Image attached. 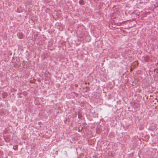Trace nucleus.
Returning <instances> with one entry per match:
<instances>
[{
  "label": "nucleus",
  "instance_id": "obj_1",
  "mask_svg": "<svg viewBox=\"0 0 158 158\" xmlns=\"http://www.w3.org/2000/svg\"><path fill=\"white\" fill-rule=\"evenodd\" d=\"M17 35L19 38L22 39L23 37V35L22 32H19L18 33Z\"/></svg>",
  "mask_w": 158,
  "mask_h": 158
},
{
  "label": "nucleus",
  "instance_id": "obj_2",
  "mask_svg": "<svg viewBox=\"0 0 158 158\" xmlns=\"http://www.w3.org/2000/svg\"><path fill=\"white\" fill-rule=\"evenodd\" d=\"M144 60L146 62H148L149 60V57L148 56H146L143 58Z\"/></svg>",
  "mask_w": 158,
  "mask_h": 158
},
{
  "label": "nucleus",
  "instance_id": "obj_3",
  "mask_svg": "<svg viewBox=\"0 0 158 158\" xmlns=\"http://www.w3.org/2000/svg\"><path fill=\"white\" fill-rule=\"evenodd\" d=\"M13 148L15 150H17L18 149V146L17 145L14 146L13 147Z\"/></svg>",
  "mask_w": 158,
  "mask_h": 158
},
{
  "label": "nucleus",
  "instance_id": "obj_4",
  "mask_svg": "<svg viewBox=\"0 0 158 158\" xmlns=\"http://www.w3.org/2000/svg\"><path fill=\"white\" fill-rule=\"evenodd\" d=\"M7 95V94L6 93H3L2 94V96H3V97L4 98H5V97Z\"/></svg>",
  "mask_w": 158,
  "mask_h": 158
},
{
  "label": "nucleus",
  "instance_id": "obj_5",
  "mask_svg": "<svg viewBox=\"0 0 158 158\" xmlns=\"http://www.w3.org/2000/svg\"><path fill=\"white\" fill-rule=\"evenodd\" d=\"M79 2L80 4H84V1L82 0L80 1Z\"/></svg>",
  "mask_w": 158,
  "mask_h": 158
},
{
  "label": "nucleus",
  "instance_id": "obj_6",
  "mask_svg": "<svg viewBox=\"0 0 158 158\" xmlns=\"http://www.w3.org/2000/svg\"><path fill=\"white\" fill-rule=\"evenodd\" d=\"M0 114L2 116H3L5 114L2 111L0 112Z\"/></svg>",
  "mask_w": 158,
  "mask_h": 158
},
{
  "label": "nucleus",
  "instance_id": "obj_7",
  "mask_svg": "<svg viewBox=\"0 0 158 158\" xmlns=\"http://www.w3.org/2000/svg\"><path fill=\"white\" fill-rule=\"evenodd\" d=\"M93 158H97V156H93Z\"/></svg>",
  "mask_w": 158,
  "mask_h": 158
},
{
  "label": "nucleus",
  "instance_id": "obj_8",
  "mask_svg": "<svg viewBox=\"0 0 158 158\" xmlns=\"http://www.w3.org/2000/svg\"><path fill=\"white\" fill-rule=\"evenodd\" d=\"M133 70V69H132V68H131L130 69V70L131 71V72Z\"/></svg>",
  "mask_w": 158,
  "mask_h": 158
},
{
  "label": "nucleus",
  "instance_id": "obj_9",
  "mask_svg": "<svg viewBox=\"0 0 158 158\" xmlns=\"http://www.w3.org/2000/svg\"><path fill=\"white\" fill-rule=\"evenodd\" d=\"M86 89H88V87H86Z\"/></svg>",
  "mask_w": 158,
  "mask_h": 158
}]
</instances>
